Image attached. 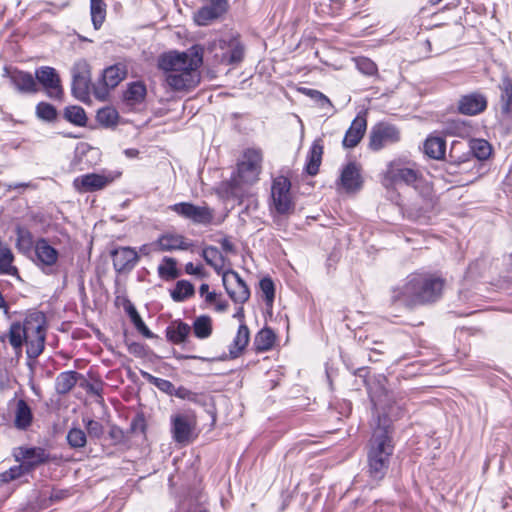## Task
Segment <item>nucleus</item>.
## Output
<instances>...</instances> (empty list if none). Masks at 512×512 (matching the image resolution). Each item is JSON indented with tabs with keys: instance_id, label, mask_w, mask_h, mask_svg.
<instances>
[{
	"instance_id": "58836bf2",
	"label": "nucleus",
	"mask_w": 512,
	"mask_h": 512,
	"mask_svg": "<svg viewBox=\"0 0 512 512\" xmlns=\"http://www.w3.org/2000/svg\"><path fill=\"white\" fill-rule=\"evenodd\" d=\"M192 328L195 337L206 339L212 334V320L207 315H201L194 320Z\"/></svg>"
},
{
	"instance_id": "0eeeda50",
	"label": "nucleus",
	"mask_w": 512,
	"mask_h": 512,
	"mask_svg": "<svg viewBox=\"0 0 512 512\" xmlns=\"http://www.w3.org/2000/svg\"><path fill=\"white\" fill-rule=\"evenodd\" d=\"M202 63V56L197 52H169L160 56L158 66L163 71L164 75L174 72H181L188 70V68H199Z\"/></svg>"
},
{
	"instance_id": "f8f14e48",
	"label": "nucleus",
	"mask_w": 512,
	"mask_h": 512,
	"mask_svg": "<svg viewBox=\"0 0 512 512\" xmlns=\"http://www.w3.org/2000/svg\"><path fill=\"white\" fill-rule=\"evenodd\" d=\"M399 140L400 132L397 127L388 123H379L371 129L369 147L374 151H378Z\"/></svg>"
},
{
	"instance_id": "c756f323",
	"label": "nucleus",
	"mask_w": 512,
	"mask_h": 512,
	"mask_svg": "<svg viewBox=\"0 0 512 512\" xmlns=\"http://www.w3.org/2000/svg\"><path fill=\"white\" fill-rule=\"evenodd\" d=\"M424 153L436 160H440L444 157L446 152V142L442 137H428L423 145Z\"/></svg>"
},
{
	"instance_id": "680f3d73",
	"label": "nucleus",
	"mask_w": 512,
	"mask_h": 512,
	"mask_svg": "<svg viewBox=\"0 0 512 512\" xmlns=\"http://www.w3.org/2000/svg\"><path fill=\"white\" fill-rule=\"evenodd\" d=\"M344 6L342 0H332L330 3V10L333 15H338Z\"/></svg>"
},
{
	"instance_id": "412c9836",
	"label": "nucleus",
	"mask_w": 512,
	"mask_h": 512,
	"mask_svg": "<svg viewBox=\"0 0 512 512\" xmlns=\"http://www.w3.org/2000/svg\"><path fill=\"white\" fill-rule=\"evenodd\" d=\"M487 98L480 92H472L460 97L458 110L461 114L474 116L482 113L487 108Z\"/></svg>"
},
{
	"instance_id": "79ce46f5",
	"label": "nucleus",
	"mask_w": 512,
	"mask_h": 512,
	"mask_svg": "<svg viewBox=\"0 0 512 512\" xmlns=\"http://www.w3.org/2000/svg\"><path fill=\"white\" fill-rule=\"evenodd\" d=\"M126 312L130 317L131 322L134 324L135 328L139 333H141L146 338H153L154 334L149 330V328L146 326L142 318L140 317L139 313L137 312L136 308L129 304L126 307Z\"/></svg>"
},
{
	"instance_id": "a18cd8bd",
	"label": "nucleus",
	"mask_w": 512,
	"mask_h": 512,
	"mask_svg": "<svg viewBox=\"0 0 512 512\" xmlns=\"http://www.w3.org/2000/svg\"><path fill=\"white\" fill-rule=\"evenodd\" d=\"M67 442L73 449L83 448L86 445L87 438L85 432L80 428H72L68 431Z\"/></svg>"
},
{
	"instance_id": "37998d69",
	"label": "nucleus",
	"mask_w": 512,
	"mask_h": 512,
	"mask_svg": "<svg viewBox=\"0 0 512 512\" xmlns=\"http://www.w3.org/2000/svg\"><path fill=\"white\" fill-rule=\"evenodd\" d=\"M64 117L67 121L78 126H84L87 121L85 111L80 106L66 107L64 110Z\"/></svg>"
},
{
	"instance_id": "72a5a7b5",
	"label": "nucleus",
	"mask_w": 512,
	"mask_h": 512,
	"mask_svg": "<svg viewBox=\"0 0 512 512\" xmlns=\"http://www.w3.org/2000/svg\"><path fill=\"white\" fill-rule=\"evenodd\" d=\"M276 336L272 329L265 327L261 329L254 338V346L258 352L268 351L274 345Z\"/></svg>"
},
{
	"instance_id": "864d4df0",
	"label": "nucleus",
	"mask_w": 512,
	"mask_h": 512,
	"mask_svg": "<svg viewBox=\"0 0 512 512\" xmlns=\"http://www.w3.org/2000/svg\"><path fill=\"white\" fill-rule=\"evenodd\" d=\"M25 471L26 469L23 467V465L13 466L9 470L0 474V480L4 483H8L20 478L25 473Z\"/></svg>"
},
{
	"instance_id": "49530a36",
	"label": "nucleus",
	"mask_w": 512,
	"mask_h": 512,
	"mask_svg": "<svg viewBox=\"0 0 512 512\" xmlns=\"http://www.w3.org/2000/svg\"><path fill=\"white\" fill-rule=\"evenodd\" d=\"M23 457L31 465L44 463L48 460V454L42 448H28L24 451Z\"/></svg>"
},
{
	"instance_id": "e433bc0d",
	"label": "nucleus",
	"mask_w": 512,
	"mask_h": 512,
	"mask_svg": "<svg viewBox=\"0 0 512 512\" xmlns=\"http://www.w3.org/2000/svg\"><path fill=\"white\" fill-rule=\"evenodd\" d=\"M32 422V412L28 404L24 400L17 402L15 412V426L18 429H26Z\"/></svg>"
},
{
	"instance_id": "4d7b16f0",
	"label": "nucleus",
	"mask_w": 512,
	"mask_h": 512,
	"mask_svg": "<svg viewBox=\"0 0 512 512\" xmlns=\"http://www.w3.org/2000/svg\"><path fill=\"white\" fill-rule=\"evenodd\" d=\"M172 396H175L182 400H188V401H196V398H197L196 393L192 392L191 390H189L188 388L183 387V386H180L177 388L175 387Z\"/></svg>"
},
{
	"instance_id": "a19ab883",
	"label": "nucleus",
	"mask_w": 512,
	"mask_h": 512,
	"mask_svg": "<svg viewBox=\"0 0 512 512\" xmlns=\"http://www.w3.org/2000/svg\"><path fill=\"white\" fill-rule=\"evenodd\" d=\"M194 286L186 280H180L176 283L173 290H171V298L175 302H183L187 298L191 297L194 294Z\"/></svg>"
},
{
	"instance_id": "09e8293b",
	"label": "nucleus",
	"mask_w": 512,
	"mask_h": 512,
	"mask_svg": "<svg viewBox=\"0 0 512 512\" xmlns=\"http://www.w3.org/2000/svg\"><path fill=\"white\" fill-rule=\"evenodd\" d=\"M144 377L149 381V383L153 384L160 391H162L168 395H171V396L173 395L175 386L169 380L155 377L149 373H145Z\"/></svg>"
},
{
	"instance_id": "20e7f679",
	"label": "nucleus",
	"mask_w": 512,
	"mask_h": 512,
	"mask_svg": "<svg viewBox=\"0 0 512 512\" xmlns=\"http://www.w3.org/2000/svg\"><path fill=\"white\" fill-rule=\"evenodd\" d=\"M45 320L41 315H30L24 322L13 323L9 330V343L15 349L26 344V353L29 358H37L45 347Z\"/></svg>"
},
{
	"instance_id": "2eb2a0df",
	"label": "nucleus",
	"mask_w": 512,
	"mask_h": 512,
	"mask_svg": "<svg viewBox=\"0 0 512 512\" xmlns=\"http://www.w3.org/2000/svg\"><path fill=\"white\" fill-rule=\"evenodd\" d=\"M228 7V0H210L195 13L194 20L199 26L210 25L221 18L227 12Z\"/></svg>"
},
{
	"instance_id": "ea45409f",
	"label": "nucleus",
	"mask_w": 512,
	"mask_h": 512,
	"mask_svg": "<svg viewBox=\"0 0 512 512\" xmlns=\"http://www.w3.org/2000/svg\"><path fill=\"white\" fill-rule=\"evenodd\" d=\"M202 257L208 265L213 267L217 273H220L224 265V258L216 247L208 246L204 248Z\"/></svg>"
},
{
	"instance_id": "393cba45",
	"label": "nucleus",
	"mask_w": 512,
	"mask_h": 512,
	"mask_svg": "<svg viewBox=\"0 0 512 512\" xmlns=\"http://www.w3.org/2000/svg\"><path fill=\"white\" fill-rule=\"evenodd\" d=\"M367 129V120L364 115H357L345 133L342 144L345 148L356 147L363 138Z\"/></svg>"
},
{
	"instance_id": "cd10ccee",
	"label": "nucleus",
	"mask_w": 512,
	"mask_h": 512,
	"mask_svg": "<svg viewBox=\"0 0 512 512\" xmlns=\"http://www.w3.org/2000/svg\"><path fill=\"white\" fill-rule=\"evenodd\" d=\"M147 90L144 83L140 81L132 82L124 92V101L130 107L141 104L146 97Z\"/></svg>"
},
{
	"instance_id": "e2e57ef3",
	"label": "nucleus",
	"mask_w": 512,
	"mask_h": 512,
	"mask_svg": "<svg viewBox=\"0 0 512 512\" xmlns=\"http://www.w3.org/2000/svg\"><path fill=\"white\" fill-rule=\"evenodd\" d=\"M46 4L47 5H51L53 7V10L43 9V11H49V12H53V13H57V12L63 10L64 8H66L68 6V3H62V4L46 3Z\"/></svg>"
},
{
	"instance_id": "f03ea898",
	"label": "nucleus",
	"mask_w": 512,
	"mask_h": 512,
	"mask_svg": "<svg viewBox=\"0 0 512 512\" xmlns=\"http://www.w3.org/2000/svg\"><path fill=\"white\" fill-rule=\"evenodd\" d=\"M445 279L430 273H411L391 289V301L409 308L438 301Z\"/></svg>"
},
{
	"instance_id": "b1692460",
	"label": "nucleus",
	"mask_w": 512,
	"mask_h": 512,
	"mask_svg": "<svg viewBox=\"0 0 512 512\" xmlns=\"http://www.w3.org/2000/svg\"><path fill=\"white\" fill-rule=\"evenodd\" d=\"M127 74L125 66L122 64H115L104 69L102 74V81L104 88H96L98 96H105L109 89L115 88L122 80L125 79Z\"/></svg>"
},
{
	"instance_id": "9d476101",
	"label": "nucleus",
	"mask_w": 512,
	"mask_h": 512,
	"mask_svg": "<svg viewBox=\"0 0 512 512\" xmlns=\"http://www.w3.org/2000/svg\"><path fill=\"white\" fill-rule=\"evenodd\" d=\"M91 82V69L85 59L75 62L72 68V93L81 100L86 101L89 98V88Z\"/></svg>"
},
{
	"instance_id": "338daca9",
	"label": "nucleus",
	"mask_w": 512,
	"mask_h": 512,
	"mask_svg": "<svg viewBox=\"0 0 512 512\" xmlns=\"http://www.w3.org/2000/svg\"><path fill=\"white\" fill-rule=\"evenodd\" d=\"M199 293L201 296H206L207 293H209V285L206 283H203L199 288Z\"/></svg>"
},
{
	"instance_id": "9b49d317",
	"label": "nucleus",
	"mask_w": 512,
	"mask_h": 512,
	"mask_svg": "<svg viewBox=\"0 0 512 512\" xmlns=\"http://www.w3.org/2000/svg\"><path fill=\"white\" fill-rule=\"evenodd\" d=\"M457 145H453L449 158L450 164L461 165L469 162L475 157L477 160H486L492 153V147L488 141L484 139H474L470 142L469 151L462 155H457Z\"/></svg>"
},
{
	"instance_id": "ddd939ff",
	"label": "nucleus",
	"mask_w": 512,
	"mask_h": 512,
	"mask_svg": "<svg viewBox=\"0 0 512 512\" xmlns=\"http://www.w3.org/2000/svg\"><path fill=\"white\" fill-rule=\"evenodd\" d=\"M222 282L227 294L235 303L243 304L249 299V288L236 271L223 272Z\"/></svg>"
},
{
	"instance_id": "4be33fe9",
	"label": "nucleus",
	"mask_w": 512,
	"mask_h": 512,
	"mask_svg": "<svg viewBox=\"0 0 512 512\" xmlns=\"http://www.w3.org/2000/svg\"><path fill=\"white\" fill-rule=\"evenodd\" d=\"M111 256L118 273L130 272L139 260L137 251L131 247H119L112 251Z\"/></svg>"
},
{
	"instance_id": "8fccbe9b",
	"label": "nucleus",
	"mask_w": 512,
	"mask_h": 512,
	"mask_svg": "<svg viewBox=\"0 0 512 512\" xmlns=\"http://www.w3.org/2000/svg\"><path fill=\"white\" fill-rule=\"evenodd\" d=\"M260 289L264 295L266 304L271 306L275 297V286L273 281L268 277L261 279Z\"/></svg>"
},
{
	"instance_id": "7ed1b4c3",
	"label": "nucleus",
	"mask_w": 512,
	"mask_h": 512,
	"mask_svg": "<svg viewBox=\"0 0 512 512\" xmlns=\"http://www.w3.org/2000/svg\"><path fill=\"white\" fill-rule=\"evenodd\" d=\"M263 154L260 149L249 148L244 151L237 164V171L230 180L222 182L218 187V194L225 200L242 201L247 194V187L259 179L262 169Z\"/></svg>"
},
{
	"instance_id": "bb28decb",
	"label": "nucleus",
	"mask_w": 512,
	"mask_h": 512,
	"mask_svg": "<svg viewBox=\"0 0 512 512\" xmlns=\"http://www.w3.org/2000/svg\"><path fill=\"white\" fill-rule=\"evenodd\" d=\"M250 340V332L245 323H241L237 333L229 346V354L231 358H237L244 351Z\"/></svg>"
},
{
	"instance_id": "6e6552de",
	"label": "nucleus",
	"mask_w": 512,
	"mask_h": 512,
	"mask_svg": "<svg viewBox=\"0 0 512 512\" xmlns=\"http://www.w3.org/2000/svg\"><path fill=\"white\" fill-rule=\"evenodd\" d=\"M168 210L196 225L208 226L214 219V210L207 205L198 206L191 202H179L168 206Z\"/></svg>"
},
{
	"instance_id": "dca6fc26",
	"label": "nucleus",
	"mask_w": 512,
	"mask_h": 512,
	"mask_svg": "<svg viewBox=\"0 0 512 512\" xmlns=\"http://www.w3.org/2000/svg\"><path fill=\"white\" fill-rule=\"evenodd\" d=\"M37 265L46 274H52L58 260V252L48 241L41 238L35 243Z\"/></svg>"
},
{
	"instance_id": "774afa93",
	"label": "nucleus",
	"mask_w": 512,
	"mask_h": 512,
	"mask_svg": "<svg viewBox=\"0 0 512 512\" xmlns=\"http://www.w3.org/2000/svg\"><path fill=\"white\" fill-rule=\"evenodd\" d=\"M124 153H125V155H126L127 157H129V158H134V157H136V156L138 155V150L133 149V148H131V149H126Z\"/></svg>"
},
{
	"instance_id": "de8ad7c7",
	"label": "nucleus",
	"mask_w": 512,
	"mask_h": 512,
	"mask_svg": "<svg viewBox=\"0 0 512 512\" xmlns=\"http://www.w3.org/2000/svg\"><path fill=\"white\" fill-rule=\"evenodd\" d=\"M36 115L41 120L51 122L56 119L57 111L53 105L46 102H40L36 106Z\"/></svg>"
},
{
	"instance_id": "4c0bfd02",
	"label": "nucleus",
	"mask_w": 512,
	"mask_h": 512,
	"mask_svg": "<svg viewBox=\"0 0 512 512\" xmlns=\"http://www.w3.org/2000/svg\"><path fill=\"white\" fill-rule=\"evenodd\" d=\"M78 373L75 371H66L60 373L56 378V391L59 394L68 393L77 383Z\"/></svg>"
},
{
	"instance_id": "423d86ee",
	"label": "nucleus",
	"mask_w": 512,
	"mask_h": 512,
	"mask_svg": "<svg viewBox=\"0 0 512 512\" xmlns=\"http://www.w3.org/2000/svg\"><path fill=\"white\" fill-rule=\"evenodd\" d=\"M207 54L216 64L231 65L242 61L244 47L239 38L229 36L210 42Z\"/></svg>"
},
{
	"instance_id": "6e6d98bb",
	"label": "nucleus",
	"mask_w": 512,
	"mask_h": 512,
	"mask_svg": "<svg viewBox=\"0 0 512 512\" xmlns=\"http://www.w3.org/2000/svg\"><path fill=\"white\" fill-rule=\"evenodd\" d=\"M32 245V237L29 231L17 229V247L20 250L29 249Z\"/></svg>"
},
{
	"instance_id": "a878e982",
	"label": "nucleus",
	"mask_w": 512,
	"mask_h": 512,
	"mask_svg": "<svg viewBox=\"0 0 512 512\" xmlns=\"http://www.w3.org/2000/svg\"><path fill=\"white\" fill-rule=\"evenodd\" d=\"M5 75L9 77L14 88L21 93H35L38 91L37 82L28 72L18 70L10 72L5 68Z\"/></svg>"
},
{
	"instance_id": "1a4fd4ad",
	"label": "nucleus",
	"mask_w": 512,
	"mask_h": 512,
	"mask_svg": "<svg viewBox=\"0 0 512 512\" xmlns=\"http://www.w3.org/2000/svg\"><path fill=\"white\" fill-rule=\"evenodd\" d=\"M291 182L287 177L278 176L273 179L271 186V200L278 214H289L294 210L291 197Z\"/></svg>"
},
{
	"instance_id": "39448f33",
	"label": "nucleus",
	"mask_w": 512,
	"mask_h": 512,
	"mask_svg": "<svg viewBox=\"0 0 512 512\" xmlns=\"http://www.w3.org/2000/svg\"><path fill=\"white\" fill-rule=\"evenodd\" d=\"M400 183L413 186L415 191L422 198L425 209L433 207L435 195L433 186L430 182L426 181L416 170L412 168L398 164L389 165L384 174L382 184L386 188H390Z\"/></svg>"
},
{
	"instance_id": "6ab92c4d",
	"label": "nucleus",
	"mask_w": 512,
	"mask_h": 512,
	"mask_svg": "<svg viewBox=\"0 0 512 512\" xmlns=\"http://www.w3.org/2000/svg\"><path fill=\"white\" fill-rule=\"evenodd\" d=\"M112 175L89 173L78 176L73 181L74 188L80 192H95L105 188L107 185L114 181Z\"/></svg>"
},
{
	"instance_id": "052dcab7",
	"label": "nucleus",
	"mask_w": 512,
	"mask_h": 512,
	"mask_svg": "<svg viewBox=\"0 0 512 512\" xmlns=\"http://www.w3.org/2000/svg\"><path fill=\"white\" fill-rule=\"evenodd\" d=\"M202 271L201 266H195L192 262L185 265V272L189 275H200Z\"/></svg>"
},
{
	"instance_id": "f3484780",
	"label": "nucleus",
	"mask_w": 512,
	"mask_h": 512,
	"mask_svg": "<svg viewBox=\"0 0 512 512\" xmlns=\"http://www.w3.org/2000/svg\"><path fill=\"white\" fill-rule=\"evenodd\" d=\"M200 81L198 68H188L181 72H174L165 75L167 86L173 91L189 90L194 88Z\"/></svg>"
},
{
	"instance_id": "f704fd0d",
	"label": "nucleus",
	"mask_w": 512,
	"mask_h": 512,
	"mask_svg": "<svg viewBox=\"0 0 512 512\" xmlns=\"http://www.w3.org/2000/svg\"><path fill=\"white\" fill-rule=\"evenodd\" d=\"M158 275L165 281H171L180 276L177 261L172 257H164L157 269Z\"/></svg>"
},
{
	"instance_id": "13d9d810",
	"label": "nucleus",
	"mask_w": 512,
	"mask_h": 512,
	"mask_svg": "<svg viewBox=\"0 0 512 512\" xmlns=\"http://www.w3.org/2000/svg\"><path fill=\"white\" fill-rule=\"evenodd\" d=\"M131 430L133 433L144 434L146 430V424L143 417H136L131 422Z\"/></svg>"
},
{
	"instance_id": "c9c22d12",
	"label": "nucleus",
	"mask_w": 512,
	"mask_h": 512,
	"mask_svg": "<svg viewBox=\"0 0 512 512\" xmlns=\"http://www.w3.org/2000/svg\"><path fill=\"white\" fill-rule=\"evenodd\" d=\"M107 4L90 0V17L95 30H99L106 20Z\"/></svg>"
},
{
	"instance_id": "a211bd4d",
	"label": "nucleus",
	"mask_w": 512,
	"mask_h": 512,
	"mask_svg": "<svg viewBox=\"0 0 512 512\" xmlns=\"http://www.w3.org/2000/svg\"><path fill=\"white\" fill-rule=\"evenodd\" d=\"M194 421L186 414L171 416V434L175 442L187 444L192 440Z\"/></svg>"
},
{
	"instance_id": "603ef678",
	"label": "nucleus",
	"mask_w": 512,
	"mask_h": 512,
	"mask_svg": "<svg viewBox=\"0 0 512 512\" xmlns=\"http://www.w3.org/2000/svg\"><path fill=\"white\" fill-rule=\"evenodd\" d=\"M303 92L307 96H309L310 98L315 100L319 104V106L321 108L325 109L326 107H328V108H332L333 107L331 101L323 93H321L320 91L314 90V89L304 88Z\"/></svg>"
},
{
	"instance_id": "3c124183",
	"label": "nucleus",
	"mask_w": 512,
	"mask_h": 512,
	"mask_svg": "<svg viewBox=\"0 0 512 512\" xmlns=\"http://www.w3.org/2000/svg\"><path fill=\"white\" fill-rule=\"evenodd\" d=\"M356 66L358 70L368 76H372L377 73L376 64L369 58L361 57L357 59Z\"/></svg>"
},
{
	"instance_id": "c85d7f7f",
	"label": "nucleus",
	"mask_w": 512,
	"mask_h": 512,
	"mask_svg": "<svg viewBox=\"0 0 512 512\" xmlns=\"http://www.w3.org/2000/svg\"><path fill=\"white\" fill-rule=\"evenodd\" d=\"M500 89V108L505 116H512V80L508 77L502 79Z\"/></svg>"
},
{
	"instance_id": "5701e85b",
	"label": "nucleus",
	"mask_w": 512,
	"mask_h": 512,
	"mask_svg": "<svg viewBox=\"0 0 512 512\" xmlns=\"http://www.w3.org/2000/svg\"><path fill=\"white\" fill-rule=\"evenodd\" d=\"M159 251L171 252L175 250H189L193 244L181 234L168 232L160 235L154 242Z\"/></svg>"
},
{
	"instance_id": "0e129e2a",
	"label": "nucleus",
	"mask_w": 512,
	"mask_h": 512,
	"mask_svg": "<svg viewBox=\"0 0 512 512\" xmlns=\"http://www.w3.org/2000/svg\"><path fill=\"white\" fill-rule=\"evenodd\" d=\"M228 308V303L226 301H216L215 302V310L218 312H224Z\"/></svg>"
},
{
	"instance_id": "5fc2aeb1",
	"label": "nucleus",
	"mask_w": 512,
	"mask_h": 512,
	"mask_svg": "<svg viewBox=\"0 0 512 512\" xmlns=\"http://www.w3.org/2000/svg\"><path fill=\"white\" fill-rule=\"evenodd\" d=\"M86 430L91 437L100 438L104 433L103 425L95 420H83Z\"/></svg>"
},
{
	"instance_id": "c03bdc74",
	"label": "nucleus",
	"mask_w": 512,
	"mask_h": 512,
	"mask_svg": "<svg viewBox=\"0 0 512 512\" xmlns=\"http://www.w3.org/2000/svg\"><path fill=\"white\" fill-rule=\"evenodd\" d=\"M118 118V112L112 107L102 108L98 110L96 115L98 123L105 127H111L116 125Z\"/></svg>"
},
{
	"instance_id": "69168bd1",
	"label": "nucleus",
	"mask_w": 512,
	"mask_h": 512,
	"mask_svg": "<svg viewBox=\"0 0 512 512\" xmlns=\"http://www.w3.org/2000/svg\"><path fill=\"white\" fill-rule=\"evenodd\" d=\"M205 301L209 304L215 303L216 302V293L215 292L207 293V295L205 296Z\"/></svg>"
},
{
	"instance_id": "4468645a",
	"label": "nucleus",
	"mask_w": 512,
	"mask_h": 512,
	"mask_svg": "<svg viewBox=\"0 0 512 512\" xmlns=\"http://www.w3.org/2000/svg\"><path fill=\"white\" fill-rule=\"evenodd\" d=\"M37 81L43 86L48 97L61 99L63 89L57 71L50 66H42L35 71Z\"/></svg>"
},
{
	"instance_id": "aec40b11",
	"label": "nucleus",
	"mask_w": 512,
	"mask_h": 512,
	"mask_svg": "<svg viewBox=\"0 0 512 512\" xmlns=\"http://www.w3.org/2000/svg\"><path fill=\"white\" fill-rule=\"evenodd\" d=\"M339 182L347 193H355L361 190L363 177L360 165L356 162L346 164L341 171Z\"/></svg>"
},
{
	"instance_id": "bf43d9fd",
	"label": "nucleus",
	"mask_w": 512,
	"mask_h": 512,
	"mask_svg": "<svg viewBox=\"0 0 512 512\" xmlns=\"http://www.w3.org/2000/svg\"><path fill=\"white\" fill-rule=\"evenodd\" d=\"M221 248L228 254H235L236 248L235 245L230 241L229 238L225 237L219 241Z\"/></svg>"
},
{
	"instance_id": "f257e3e1",
	"label": "nucleus",
	"mask_w": 512,
	"mask_h": 512,
	"mask_svg": "<svg viewBox=\"0 0 512 512\" xmlns=\"http://www.w3.org/2000/svg\"><path fill=\"white\" fill-rule=\"evenodd\" d=\"M369 395L375 410L383 412V415H378V424L373 431L367 450V473L371 480L378 482L386 476L394 451L391 421L387 414L392 409V399L385 389L377 392L370 388Z\"/></svg>"
},
{
	"instance_id": "2f4dec72",
	"label": "nucleus",
	"mask_w": 512,
	"mask_h": 512,
	"mask_svg": "<svg viewBox=\"0 0 512 512\" xmlns=\"http://www.w3.org/2000/svg\"><path fill=\"white\" fill-rule=\"evenodd\" d=\"M191 327L182 321H175L171 323L166 329V336L169 341L174 344L184 342L190 334Z\"/></svg>"
},
{
	"instance_id": "473e14b6",
	"label": "nucleus",
	"mask_w": 512,
	"mask_h": 512,
	"mask_svg": "<svg viewBox=\"0 0 512 512\" xmlns=\"http://www.w3.org/2000/svg\"><path fill=\"white\" fill-rule=\"evenodd\" d=\"M323 146L320 141H314L307 155L306 172L309 175H316L321 164Z\"/></svg>"
},
{
	"instance_id": "7c9ffc66",
	"label": "nucleus",
	"mask_w": 512,
	"mask_h": 512,
	"mask_svg": "<svg viewBox=\"0 0 512 512\" xmlns=\"http://www.w3.org/2000/svg\"><path fill=\"white\" fill-rule=\"evenodd\" d=\"M14 256L9 246L0 239V274L15 276L18 270L13 266Z\"/></svg>"
}]
</instances>
